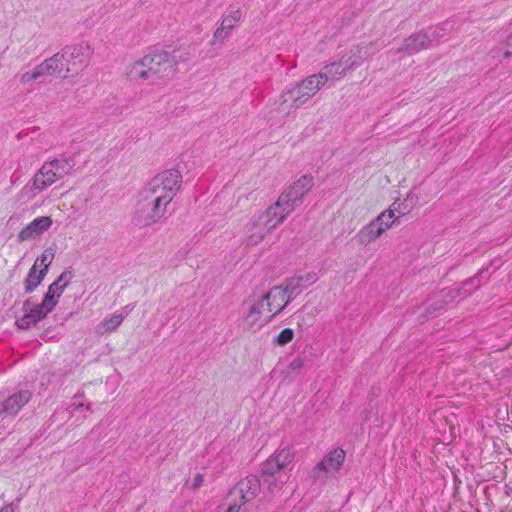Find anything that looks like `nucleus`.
Wrapping results in <instances>:
<instances>
[{"instance_id": "obj_19", "label": "nucleus", "mask_w": 512, "mask_h": 512, "mask_svg": "<svg viewBox=\"0 0 512 512\" xmlns=\"http://www.w3.org/2000/svg\"><path fill=\"white\" fill-rule=\"evenodd\" d=\"M478 282H479L478 279L473 278V279H470V280H467L466 282H464L463 286L461 288L455 287V288H446V289L441 290L440 298H441L443 305L451 303L458 297L464 298V297L468 296L472 292V290L478 286Z\"/></svg>"}, {"instance_id": "obj_23", "label": "nucleus", "mask_w": 512, "mask_h": 512, "mask_svg": "<svg viewBox=\"0 0 512 512\" xmlns=\"http://www.w3.org/2000/svg\"><path fill=\"white\" fill-rule=\"evenodd\" d=\"M367 51L364 47H356L350 50L346 55L342 56V64L350 71L360 66L366 59Z\"/></svg>"}, {"instance_id": "obj_40", "label": "nucleus", "mask_w": 512, "mask_h": 512, "mask_svg": "<svg viewBox=\"0 0 512 512\" xmlns=\"http://www.w3.org/2000/svg\"><path fill=\"white\" fill-rule=\"evenodd\" d=\"M442 308H443V305H441V306H440V307H438V308H434V309H433V312H436L437 310H440V309H442Z\"/></svg>"}, {"instance_id": "obj_16", "label": "nucleus", "mask_w": 512, "mask_h": 512, "mask_svg": "<svg viewBox=\"0 0 512 512\" xmlns=\"http://www.w3.org/2000/svg\"><path fill=\"white\" fill-rule=\"evenodd\" d=\"M260 489V481L255 476H247L240 480L237 485L233 488L231 494L235 498H239L241 504H244L252 500Z\"/></svg>"}, {"instance_id": "obj_15", "label": "nucleus", "mask_w": 512, "mask_h": 512, "mask_svg": "<svg viewBox=\"0 0 512 512\" xmlns=\"http://www.w3.org/2000/svg\"><path fill=\"white\" fill-rule=\"evenodd\" d=\"M31 398L28 390L19 391L7 398L0 399V417L16 415Z\"/></svg>"}, {"instance_id": "obj_22", "label": "nucleus", "mask_w": 512, "mask_h": 512, "mask_svg": "<svg viewBox=\"0 0 512 512\" xmlns=\"http://www.w3.org/2000/svg\"><path fill=\"white\" fill-rule=\"evenodd\" d=\"M65 63L61 62V59L58 53L54 54L52 57L44 60L42 63L37 65V69L41 78L52 76L58 74L62 77L65 73L64 70Z\"/></svg>"}, {"instance_id": "obj_9", "label": "nucleus", "mask_w": 512, "mask_h": 512, "mask_svg": "<svg viewBox=\"0 0 512 512\" xmlns=\"http://www.w3.org/2000/svg\"><path fill=\"white\" fill-rule=\"evenodd\" d=\"M262 481L271 492L279 491L289 480V474L270 457L262 464Z\"/></svg>"}, {"instance_id": "obj_11", "label": "nucleus", "mask_w": 512, "mask_h": 512, "mask_svg": "<svg viewBox=\"0 0 512 512\" xmlns=\"http://www.w3.org/2000/svg\"><path fill=\"white\" fill-rule=\"evenodd\" d=\"M265 302L268 315L265 318V323H269L273 318L279 314L291 302L289 295L286 294L283 286H274L269 291L262 294Z\"/></svg>"}, {"instance_id": "obj_26", "label": "nucleus", "mask_w": 512, "mask_h": 512, "mask_svg": "<svg viewBox=\"0 0 512 512\" xmlns=\"http://www.w3.org/2000/svg\"><path fill=\"white\" fill-rule=\"evenodd\" d=\"M124 316L122 314L114 313L109 317L104 318L97 326L96 332L104 334L107 332L115 331L123 322Z\"/></svg>"}, {"instance_id": "obj_12", "label": "nucleus", "mask_w": 512, "mask_h": 512, "mask_svg": "<svg viewBox=\"0 0 512 512\" xmlns=\"http://www.w3.org/2000/svg\"><path fill=\"white\" fill-rule=\"evenodd\" d=\"M23 315L16 320V325L20 329H28L44 319L52 310L43 306V301L36 304L31 300H26L22 306Z\"/></svg>"}, {"instance_id": "obj_39", "label": "nucleus", "mask_w": 512, "mask_h": 512, "mask_svg": "<svg viewBox=\"0 0 512 512\" xmlns=\"http://www.w3.org/2000/svg\"><path fill=\"white\" fill-rule=\"evenodd\" d=\"M507 44L508 46L512 47V32L509 34L507 38Z\"/></svg>"}, {"instance_id": "obj_35", "label": "nucleus", "mask_w": 512, "mask_h": 512, "mask_svg": "<svg viewBox=\"0 0 512 512\" xmlns=\"http://www.w3.org/2000/svg\"><path fill=\"white\" fill-rule=\"evenodd\" d=\"M305 365V361L301 357L294 358L288 365V370L291 373H299Z\"/></svg>"}, {"instance_id": "obj_32", "label": "nucleus", "mask_w": 512, "mask_h": 512, "mask_svg": "<svg viewBox=\"0 0 512 512\" xmlns=\"http://www.w3.org/2000/svg\"><path fill=\"white\" fill-rule=\"evenodd\" d=\"M294 331L290 328L283 329L275 338L274 343L279 346H285L293 340Z\"/></svg>"}, {"instance_id": "obj_27", "label": "nucleus", "mask_w": 512, "mask_h": 512, "mask_svg": "<svg viewBox=\"0 0 512 512\" xmlns=\"http://www.w3.org/2000/svg\"><path fill=\"white\" fill-rule=\"evenodd\" d=\"M45 275V271L33 265L25 279V291L28 293L32 292L42 282Z\"/></svg>"}, {"instance_id": "obj_37", "label": "nucleus", "mask_w": 512, "mask_h": 512, "mask_svg": "<svg viewBox=\"0 0 512 512\" xmlns=\"http://www.w3.org/2000/svg\"><path fill=\"white\" fill-rule=\"evenodd\" d=\"M239 507L240 505H238L237 503L233 504V505H230L225 512H239Z\"/></svg>"}, {"instance_id": "obj_30", "label": "nucleus", "mask_w": 512, "mask_h": 512, "mask_svg": "<svg viewBox=\"0 0 512 512\" xmlns=\"http://www.w3.org/2000/svg\"><path fill=\"white\" fill-rule=\"evenodd\" d=\"M324 69L325 72L323 74L328 75V80H339L348 71L344 64H342L341 59L339 62H332L329 65H326Z\"/></svg>"}, {"instance_id": "obj_5", "label": "nucleus", "mask_w": 512, "mask_h": 512, "mask_svg": "<svg viewBox=\"0 0 512 512\" xmlns=\"http://www.w3.org/2000/svg\"><path fill=\"white\" fill-rule=\"evenodd\" d=\"M314 186V178L311 175H303L285 189L278 200L272 204L284 219L290 215L296 207L302 204L304 197Z\"/></svg>"}, {"instance_id": "obj_38", "label": "nucleus", "mask_w": 512, "mask_h": 512, "mask_svg": "<svg viewBox=\"0 0 512 512\" xmlns=\"http://www.w3.org/2000/svg\"><path fill=\"white\" fill-rule=\"evenodd\" d=\"M0 512H14V508L12 504H6L0 509Z\"/></svg>"}, {"instance_id": "obj_36", "label": "nucleus", "mask_w": 512, "mask_h": 512, "mask_svg": "<svg viewBox=\"0 0 512 512\" xmlns=\"http://www.w3.org/2000/svg\"><path fill=\"white\" fill-rule=\"evenodd\" d=\"M203 482H204L203 475L200 474V473H197L194 476V479H193V482H192V489H194V490L198 489L200 486H202Z\"/></svg>"}, {"instance_id": "obj_21", "label": "nucleus", "mask_w": 512, "mask_h": 512, "mask_svg": "<svg viewBox=\"0 0 512 512\" xmlns=\"http://www.w3.org/2000/svg\"><path fill=\"white\" fill-rule=\"evenodd\" d=\"M417 202L418 196L409 193L405 199L394 201L386 211L397 221L401 216L410 213Z\"/></svg>"}, {"instance_id": "obj_28", "label": "nucleus", "mask_w": 512, "mask_h": 512, "mask_svg": "<svg viewBox=\"0 0 512 512\" xmlns=\"http://www.w3.org/2000/svg\"><path fill=\"white\" fill-rule=\"evenodd\" d=\"M270 458L286 469L294 459V452L290 447H283L278 449Z\"/></svg>"}, {"instance_id": "obj_10", "label": "nucleus", "mask_w": 512, "mask_h": 512, "mask_svg": "<svg viewBox=\"0 0 512 512\" xmlns=\"http://www.w3.org/2000/svg\"><path fill=\"white\" fill-rule=\"evenodd\" d=\"M165 213L164 208L156 207L155 204H149L147 201L141 199V194H139L133 215V222L136 226L141 228L149 227L157 223Z\"/></svg>"}, {"instance_id": "obj_8", "label": "nucleus", "mask_w": 512, "mask_h": 512, "mask_svg": "<svg viewBox=\"0 0 512 512\" xmlns=\"http://www.w3.org/2000/svg\"><path fill=\"white\" fill-rule=\"evenodd\" d=\"M345 457L346 453L343 449L331 450L311 470V477L317 480L337 473L341 469Z\"/></svg>"}, {"instance_id": "obj_17", "label": "nucleus", "mask_w": 512, "mask_h": 512, "mask_svg": "<svg viewBox=\"0 0 512 512\" xmlns=\"http://www.w3.org/2000/svg\"><path fill=\"white\" fill-rule=\"evenodd\" d=\"M52 224L53 221L49 216L37 217L18 233V241L31 240L49 230Z\"/></svg>"}, {"instance_id": "obj_4", "label": "nucleus", "mask_w": 512, "mask_h": 512, "mask_svg": "<svg viewBox=\"0 0 512 512\" xmlns=\"http://www.w3.org/2000/svg\"><path fill=\"white\" fill-rule=\"evenodd\" d=\"M75 160L71 156H60L45 162L33 175L30 183L32 189L42 192L75 170Z\"/></svg>"}, {"instance_id": "obj_3", "label": "nucleus", "mask_w": 512, "mask_h": 512, "mask_svg": "<svg viewBox=\"0 0 512 512\" xmlns=\"http://www.w3.org/2000/svg\"><path fill=\"white\" fill-rule=\"evenodd\" d=\"M284 220L277 208L270 205L265 211L253 215L247 221L244 226L243 243L247 246L259 245Z\"/></svg>"}, {"instance_id": "obj_25", "label": "nucleus", "mask_w": 512, "mask_h": 512, "mask_svg": "<svg viewBox=\"0 0 512 512\" xmlns=\"http://www.w3.org/2000/svg\"><path fill=\"white\" fill-rule=\"evenodd\" d=\"M380 237L375 225L370 221L356 234V240L360 245H368Z\"/></svg>"}, {"instance_id": "obj_14", "label": "nucleus", "mask_w": 512, "mask_h": 512, "mask_svg": "<svg viewBox=\"0 0 512 512\" xmlns=\"http://www.w3.org/2000/svg\"><path fill=\"white\" fill-rule=\"evenodd\" d=\"M249 308L245 315V323L248 327L252 328L255 326L262 327L265 325L264 314L267 312L266 302L262 294L257 295L253 293L248 298Z\"/></svg>"}, {"instance_id": "obj_31", "label": "nucleus", "mask_w": 512, "mask_h": 512, "mask_svg": "<svg viewBox=\"0 0 512 512\" xmlns=\"http://www.w3.org/2000/svg\"><path fill=\"white\" fill-rule=\"evenodd\" d=\"M54 256L55 254L53 249L48 248L44 250V252L39 257H37L34 266L40 268V270L45 271V273H47L48 267L51 265Z\"/></svg>"}, {"instance_id": "obj_6", "label": "nucleus", "mask_w": 512, "mask_h": 512, "mask_svg": "<svg viewBox=\"0 0 512 512\" xmlns=\"http://www.w3.org/2000/svg\"><path fill=\"white\" fill-rule=\"evenodd\" d=\"M166 52L148 54L136 61L131 67V76L136 80L156 82L170 68Z\"/></svg>"}, {"instance_id": "obj_20", "label": "nucleus", "mask_w": 512, "mask_h": 512, "mask_svg": "<svg viewBox=\"0 0 512 512\" xmlns=\"http://www.w3.org/2000/svg\"><path fill=\"white\" fill-rule=\"evenodd\" d=\"M242 17V12L240 9L230 10L227 14H225L222 18L221 25L214 32L215 40H222L228 37L230 31L235 27L237 22L240 21Z\"/></svg>"}, {"instance_id": "obj_13", "label": "nucleus", "mask_w": 512, "mask_h": 512, "mask_svg": "<svg viewBox=\"0 0 512 512\" xmlns=\"http://www.w3.org/2000/svg\"><path fill=\"white\" fill-rule=\"evenodd\" d=\"M74 277L72 270L63 271L60 276L48 287V291L43 299V306L48 310H53L57 305L59 298L65 288L70 284Z\"/></svg>"}, {"instance_id": "obj_33", "label": "nucleus", "mask_w": 512, "mask_h": 512, "mask_svg": "<svg viewBox=\"0 0 512 512\" xmlns=\"http://www.w3.org/2000/svg\"><path fill=\"white\" fill-rule=\"evenodd\" d=\"M17 78H18V80H19V82L21 84H28L31 81H35V80L41 79V76H40L39 71H38L37 66H36L31 71H26V72H24L22 74H19L17 76Z\"/></svg>"}, {"instance_id": "obj_7", "label": "nucleus", "mask_w": 512, "mask_h": 512, "mask_svg": "<svg viewBox=\"0 0 512 512\" xmlns=\"http://www.w3.org/2000/svg\"><path fill=\"white\" fill-rule=\"evenodd\" d=\"M92 48L86 42L66 46L58 53L61 62L65 63V73L62 75L63 79H67L70 75L79 74L80 71L85 69L90 62L92 55Z\"/></svg>"}, {"instance_id": "obj_2", "label": "nucleus", "mask_w": 512, "mask_h": 512, "mask_svg": "<svg viewBox=\"0 0 512 512\" xmlns=\"http://www.w3.org/2000/svg\"><path fill=\"white\" fill-rule=\"evenodd\" d=\"M327 81V74H313L306 77L281 95L278 111L285 115L295 112L314 97Z\"/></svg>"}, {"instance_id": "obj_24", "label": "nucleus", "mask_w": 512, "mask_h": 512, "mask_svg": "<svg viewBox=\"0 0 512 512\" xmlns=\"http://www.w3.org/2000/svg\"><path fill=\"white\" fill-rule=\"evenodd\" d=\"M313 282L314 276L307 274L304 277L292 278L288 280L283 286L286 294L289 295V299L292 300L295 298L304 288L303 282Z\"/></svg>"}, {"instance_id": "obj_34", "label": "nucleus", "mask_w": 512, "mask_h": 512, "mask_svg": "<svg viewBox=\"0 0 512 512\" xmlns=\"http://www.w3.org/2000/svg\"><path fill=\"white\" fill-rule=\"evenodd\" d=\"M428 33V36H430V45L434 41H439L441 38H443L446 35V29L444 26H437L432 28Z\"/></svg>"}, {"instance_id": "obj_1", "label": "nucleus", "mask_w": 512, "mask_h": 512, "mask_svg": "<svg viewBox=\"0 0 512 512\" xmlns=\"http://www.w3.org/2000/svg\"><path fill=\"white\" fill-rule=\"evenodd\" d=\"M181 182L182 175L178 170H165L153 177L139 194L144 201L166 211L180 189Z\"/></svg>"}, {"instance_id": "obj_29", "label": "nucleus", "mask_w": 512, "mask_h": 512, "mask_svg": "<svg viewBox=\"0 0 512 512\" xmlns=\"http://www.w3.org/2000/svg\"><path fill=\"white\" fill-rule=\"evenodd\" d=\"M395 222L396 220L386 210L372 220L380 236L390 229Z\"/></svg>"}, {"instance_id": "obj_18", "label": "nucleus", "mask_w": 512, "mask_h": 512, "mask_svg": "<svg viewBox=\"0 0 512 512\" xmlns=\"http://www.w3.org/2000/svg\"><path fill=\"white\" fill-rule=\"evenodd\" d=\"M430 47V36L427 32H418L406 38L402 46L396 50V53L413 55L423 49Z\"/></svg>"}]
</instances>
